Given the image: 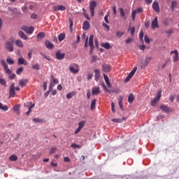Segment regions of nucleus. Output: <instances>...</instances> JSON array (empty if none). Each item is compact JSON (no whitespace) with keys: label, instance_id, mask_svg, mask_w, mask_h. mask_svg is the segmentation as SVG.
Returning a JSON list of instances; mask_svg holds the SVG:
<instances>
[{"label":"nucleus","instance_id":"2f4dec72","mask_svg":"<svg viewBox=\"0 0 179 179\" xmlns=\"http://www.w3.org/2000/svg\"><path fill=\"white\" fill-rule=\"evenodd\" d=\"M75 94H76V93L74 92H69L66 94V99H72L75 96Z\"/></svg>","mask_w":179,"mask_h":179},{"label":"nucleus","instance_id":"ea45409f","mask_svg":"<svg viewBox=\"0 0 179 179\" xmlns=\"http://www.w3.org/2000/svg\"><path fill=\"white\" fill-rule=\"evenodd\" d=\"M124 35V32L117 31L116 33V37L118 38H121V37Z\"/></svg>","mask_w":179,"mask_h":179},{"label":"nucleus","instance_id":"dca6fc26","mask_svg":"<svg viewBox=\"0 0 179 179\" xmlns=\"http://www.w3.org/2000/svg\"><path fill=\"white\" fill-rule=\"evenodd\" d=\"M152 8L155 12H160V8L159 7V3L157 1L153 2Z\"/></svg>","mask_w":179,"mask_h":179},{"label":"nucleus","instance_id":"bf43d9fd","mask_svg":"<svg viewBox=\"0 0 179 179\" xmlns=\"http://www.w3.org/2000/svg\"><path fill=\"white\" fill-rule=\"evenodd\" d=\"M41 55H42V57H43V58H45V59H47V61H51V59H50V57L45 55L43 54V53H41Z\"/></svg>","mask_w":179,"mask_h":179},{"label":"nucleus","instance_id":"3c124183","mask_svg":"<svg viewBox=\"0 0 179 179\" xmlns=\"http://www.w3.org/2000/svg\"><path fill=\"white\" fill-rule=\"evenodd\" d=\"M143 36H144L143 31H141L139 33V38L141 41H143Z\"/></svg>","mask_w":179,"mask_h":179},{"label":"nucleus","instance_id":"6ab92c4d","mask_svg":"<svg viewBox=\"0 0 179 179\" xmlns=\"http://www.w3.org/2000/svg\"><path fill=\"white\" fill-rule=\"evenodd\" d=\"M53 9L55 12L58 11V10H65L66 8L64 6L62 5H59V6H55L53 7Z\"/></svg>","mask_w":179,"mask_h":179},{"label":"nucleus","instance_id":"338daca9","mask_svg":"<svg viewBox=\"0 0 179 179\" xmlns=\"http://www.w3.org/2000/svg\"><path fill=\"white\" fill-rule=\"evenodd\" d=\"M176 6H177V2L176 1H172L171 2V8L174 9V8H176Z\"/></svg>","mask_w":179,"mask_h":179},{"label":"nucleus","instance_id":"bb28decb","mask_svg":"<svg viewBox=\"0 0 179 179\" xmlns=\"http://www.w3.org/2000/svg\"><path fill=\"white\" fill-rule=\"evenodd\" d=\"M134 100H135V96H134L132 93L129 94L128 96V102L129 103H133Z\"/></svg>","mask_w":179,"mask_h":179},{"label":"nucleus","instance_id":"e433bc0d","mask_svg":"<svg viewBox=\"0 0 179 179\" xmlns=\"http://www.w3.org/2000/svg\"><path fill=\"white\" fill-rule=\"evenodd\" d=\"M91 110H94L96 108V99H94L92 102H91Z\"/></svg>","mask_w":179,"mask_h":179},{"label":"nucleus","instance_id":"13d9d810","mask_svg":"<svg viewBox=\"0 0 179 179\" xmlns=\"http://www.w3.org/2000/svg\"><path fill=\"white\" fill-rule=\"evenodd\" d=\"M57 152V148L55 147H52L50 149V154L52 155Z\"/></svg>","mask_w":179,"mask_h":179},{"label":"nucleus","instance_id":"7ed1b4c3","mask_svg":"<svg viewBox=\"0 0 179 179\" xmlns=\"http://www.w3.org/2000/svg\"><path fill=\"white\" fill-rule=\"evenodd\" d=\"M59 81L58 79L54 78L53 76H50V83L49 86V91L52 90V88L55 86V85H58Z\"/></svg>","mask_w":179,"mask_h":179},{"label":"nucleus","instance_id":"a18cd8bd","mask_svg":"<svg viewBox=\"0 0 179 179\" xmlns=\"http://www.w3.org/2000/svg\"><path fill=\"white\" fill-rule=\"evenodd\" d=\"M132 76H131V74H129L127 76L126 79L124 80V83H127L129 82V80H131Z\"/></svg>","mask_w":179,"mask_h":179},{"label":"nucleus","instance_id":"6e6d98bb","mask_svg":"<svg viewBox=\"0 0 179 179\" xmlns=\"http://www.w3.org/2000/svg\"><path fill=\"white\" fill-rule=\"evenodd\" d=\"M96 61H99V58L96 55H93L92 57V62H96Z\"/></svg>","mask_w":179,"mask_h":179},{"label":"nucleus","instance_id":"4c0bfd02","mask_svg":"<svg viewBox=\"0 0 179 179\" xmlns=\"http://www.w3.org/2000/svg\"><path fill=\"white\" fill-rule=\"evenodd\" d=\"M9 159L11 162H16V160H17V156L13 155L9 157Z\"/></svg>","mask_w":179,"mask_h":179},{"label":"nucleus","instance_id":"de8ad7c7","mask_svg":"<svg viewBox=\"0 0 179 179\" xmlns=\"http://www.w3.org/2000/svg\"><path fill=\"white\" fill-rule=\"evenodd\" d=\"M33 121L34 122H44V120L41 118H34Z\"/></svg>","mask_w":179,"mask_h":179},{"label":"nucleus","instance_id":"052dcab7","mask_svg":"<svg viewBox=\"0 0 179 179\" xmlns=\"http://www.w3.org/2000/svg\"><path fill=\"white\" fill-rule=\"evenodd\" d=\"M93 78V73H88L87 76V79L88 80H90V79H92Z\"/></svg>","mask_w":179,"mask_h":179},{"label":"nucleus","instance_id":"393cba45","mask_svg":"<svg viewBox=\"0 0 179 179\" xmlns=\"http://www.w3.org/2000/svg\"><path fill=\"white\" fill-rule=\"evenodd\" d=\"M18 35L21 38H23V40H27V36L24 34V32L20 31L18 32Z\"/></svg>","mask_w":179,"mask_h":179},{"label":"nucleus","instance_id":"f03ea898","mask_svg":"<svg viewBox=\"0 0 179 179\" xmlns=\"http://www.w3.org/2000/svg\"><path fill=\"white\" fill-rule=\"evenodd\" d=\"M69 71L71 73H79V65L78 64H72L69 66Z\"/></svg>","mask_w":179,"mask_h":179},{"label":"nucleus","instance_id":"f704fd0d","mask_svg":"<svg viewBox=\"0 0 179 179\" xmlns=\"http://www.w3.org/2000/svg\"><path fill=\"white\" fill-rule=\"evenodd\" d=\"M0 110H3V111H8V106H3L2 103L0 102Z\"/></svg>","mask_w":179,"mask_h":179},{"label":"nucleus","instance_id":"864d4df0","mask_svg":"<svg viewBox=\"0 0 179 179\" xmlns=\"http://www.w3.org/2000/svg\"><path fill=\"white\" fill-rule=\"evenodd\" d=\"M136 13H136V11L135 10L132 11V13H131L132 20H135Z\"/></svg>","mask_w":179,"mask_h":179},{"label":"nucleus","instance_id":"c756f323","mask_svg":"<svg viewBox=\"0 0 179 179\" xmlns=\"http://www.w3.org/2000/svg\"><path fill=\"white\" fill-rule=\"evenodd\" d=\"M152 59V57H145V62H144L145 66H148V65H149V62H151Z\"/></svg>","mask_w":179,"mask_h":179},{"label":"nucleus","instance_id":"a19ab883","mask_svg":"<svg viewBox=\"0 0 179 179\" xmlns=\"http://www.w3.org/2000/svg\"><path fill=\"white\" fill-rule=\"evenodd\" d=\"M0 85H2L4 86V87H6V80L3 78H0Z\"/></svg>","mask_w":179,"mask_h":179},{"label":"nucleus","instance_id":"b1692460","mask_svg":"<svg viewBox=\"0 0 179 179\" xmlns=\"http://www.w3.org/2000/svg\"><path fill=\"white\" fill-rule=\"evenodd\" d=\"M44 37H45V34L44 32H41L38 34L37 35L38 41H41V40L43 39Z\"/></svg>","mask_w":179,"mask_h":179},{"label":"nucleus","instance_id":"6e6552de","mask_svg":"<svg viewBox=\"0 0 179 179\" xmlns=\"http://www.w3.org/2000/svg\"><path fill=\"white\" fill-rule=\"evenodd\" d=\"M94 38V36L90 35V39H89V45L90 47V54H92L93 50H94V45H93Z\"/></svg>","mask_w":179,"mask_h":179},{"label":"nucleus","instance_id":"423d86ee","mask_svg":"<svg viewBox=\"0 0 179 179\" xmlns=\"http://www.w3.org/2000/svg\"><path fill=\"white\" fill-rule=\"evenodd\" d=\"M86 124V121L83 120L81 122H78V129L75 131V134L78 135V134L79 132H80V131H82V128H83V127H85V125Z\"/></svg>","mask_w":179,"mask_h":179},{"label":"nucleus","instance_id":"e2e57ef3","mask_svg":"<svg viewBox=\"0 0 179 179\" xmlns=\"http://www.w3.org/2000/svg\"><path fill=\"white\" fill-rule=\"evenodd\" d=\"M136 10L137 13H142V12H143V8H138L136 10Z\"/></svg>","mask_w":179,"mask_h":179},{"label":"nucleus","instance_id":"2eb2a0df","mask_svg":"<svg viewBox=\"0 0 179 179\" xmlns=\"http://www.w3.org/2000/svg\"><path fill=\"white\" fill-rule=\"evenodd\" d=\"M160 108L162 111H164V113H166V114L169 113H171V110L169 108V106L166 105H162L160 106Z\"/></svg>","mask_w":179,"mask_h":179},{"label":"nucleus","instance_id":"a878e982","mask_svg":"<svg viewBox=\"0 0 179 179\" xmlns=\"http://www.w3.org/2000/svg\"><path fill=\"white\" fill-rule=\"evenodd\" d=\"M120 16H122L123 20H127V16L125 15V11H124V8H120Z\"/></svg>","mask_w":179,"mask_h":179},{"label":"nucleus","instance_id":"58836bf2","mask_svg":"<svg viewBox=\"0 0 179 179\" xmlns=\"http://www.w3.org/2000/svg\"><path fill=\"white\" fill-rule=\"evenodd\" d=\"M64 38H65V34H60L58 36L59 41H62V40H64Z\"/></svg>","mask_w":179,"mask_h":179},{"label":"nucleus","instance_id":"39448f33","mask_svg":"<svg viewBox=\"0 0 179 179\" xmlns=\"http://www.w3.org/2000/svg\"><path fill=\"white\" fill-rule=\"evenodd\" d=\"M22 29L25 31V33H27L28 34H33V31H34V27H27V26H22Z\"/></svg>","mask_w":179,"mask_h":179},{"label":"nucleus","instance_id":"37998d69","mask_svg":"<svg viewBox=\"0 0 179 179\" xmlns=\"http://www.w3.org/2000/svg\"><path fill=\"white\" fill-rule=\"evenodd\" d=\"M32 69H35L36 71H40V65L38 64V63H37L35 65L32 66Z\"/></svg>","mask_w":179,"mask_h":179},{"label":"nucleus","instance_id":"603ef678","mask_svg":"<svg viewBox=\"0 0 179 179\" xmlns=\"http://www.w3.org/2000/svg\"><path fill=\"white\" fill-rule=\"evenodd\" d=\"M138 68L137 67H134L133 69V70L129 73V74L131 76H134V75H135V73L136 72Z\"/></svg>","mask_w":179,"mask_h":179},{"label":"nucleus","instance_id":"0eeeda50","mask_svg":"<svg viewBox=\"0 0 179 179\" xmlns=\"http://www.w3.org/2000/svg\"><path fill=\"white\" fill-rule=\"evenodd\" d=\"M160 97H162V92H158V94L156 98H155L152 101H151V106L154 107L155 104H157L160 100Z\"/></svg>","mask_w":179,"mask_h":179},{"label":"nucleus","instance_id":"49530a36","mask_svg":"<svg viewBox=\"0 0 179 179\" xmlns=\"http://www.w3.org/2000/svg\"><path fill=\"white\" fill-rule=\"evenodd\" d=\"M69 22L70 23V31H72V27H73V20H72V18H69Z\"/></svg>","mask_w":179,"mask_h":179},{"label":"nucleus","instance_id":"a211bd4d","mask_svg":"<svg viewBox=\"0 0 179 179\" xmlns=\"http://www.w3.org/2000/svg\"><path fill=\"white\" fill-rule=\"evenodd\" d=\"M95 75H94V79L96 82H99V80L100 79V70L99 69H95L94 71Z\"/></svg>","mask_w":179,"mask_h":179},{"label":"nucleus","instance_id":"5fc2aeb1","mask_svg":"<svg viewBox=\"0 0 179 179\" xmlns=\"http://www.w3.org/2000/svg\"><path fill=\"white\" fill-rule=\"evenodd\" d=\"M134 41L133 38H128L126 41L125 43L126 44H129L130 43H132Z\"/></svg>","mask_w":179,"mask_h":179},{"label":"nucleus","instance_id":"c85d7f7f","mask_svg":"<svg viewBox=\"0 0 179 179\" xmlns=\"http://www.w3.org/2000/svg\"><path fill=\"white\" fill-rule=\"evenodd\" d=\"M34 103H33L32 102H28L24 104V106L28 107L29 110H31V108H34Z\"/></svg>","mask_w":179,"mask_h":179},{"label":"nucleus","instance_id":"ddd939ff","mask_svg":"<svg viewBox=\"0 0 179 179\" xmlns=\"http://www.w3.org/2000/svg\"><path fill=\"white\" fill-rule=\"evenodd\" d=\"M100 92H101L100 87L96 86V87H93L92 90V96H94L96 94H100Z\"/></svg>","mask_w":179,"mask_h":179},{"label":"nucleus","instance_id":"774afa93","mask_svg":"<svg viewBox=\"0 0 179 179\" xmlns=\"http://www.w3.org/2000/svg\"><path fill=\"white\" fill-rule=\"evenodd\" d=\"M166 34H169L170 36V34H173V29H170L169 30H166L165 31Z\"/></svg>","mask_w":179,"mask_h":179},{"label":"nucleus","instance_id":"f3484780","mask_svg":"<svg viewBox=\"0 0 179 179\" xmlns=\"http://www.w3.org/2000/svg\"><path fill=\"white\" fill-rule=\"evenodd\" d=\"M45 45L48 50H52L54 48V45L50 41H46L45 42Z\"/></svg>","mask_w":179,"mask_h":179},{"label":"nucleus","instance_id":"f257e3e1","mask_svg":"<svg viewBox=\"0 0 179 179\" xmlns=\"http://www.w3.org/2000/svg\"><path fill=\"white\" fill-rule=\"evenodd\" d=\"M5 48L9 52H13L14 48H13V41H8L5 43Z\"/></svg>","mask_w":179,"mask_h":179},{"label":"nucleus","instance_id":"8fccbe9b","mask_svg":"<svg viewBox=\"0 0 179 179\" xmlns=\"http://www.w3.org/2000/svg\"><path fill=\"white\" fill-rule=\"evenodd\" d=\"M144 41H145V43H146V44L150 43V39H149V37L147 35L144 36Z\"/></svg>","mask_w":179,"mask_h":179},{"label":"nucleus","instance_id":"69168bd1","mask_svg":"<svg viewBox=\"0 0 179 179\" xmlns=\"http://www.w3.org/2000/svg\"><path fill=\"white\" fill-rule=\"evenodd\" d=\"M38 17V15L36 13H32L31 15V18L34 19V20L37 19Z\"/></svg>","mask_w":179,"mask_h":179},{"label":"nucleus","instance_id":"412c9836","mask_svg":"<svg viewBox=\"0 0 179 179\" xmlns=\"http://www.w3.org/2000/svg\"><path fill=\"white\" fill-rule=\"evenodd\" d=\"M18 65H27V61L23 57H20L18 59Z\"/></svg>","mask_w":179,"mask_h":179},{"label":"nucleus","instance_id":"c03bdc74","mask_svg":"<svg viewBox=\"0 0 179 179\" xmlns=\"http://www.w3.org/2000/svg\"><path fill=\"white\" fill-rule=\"evenodd\" d=\"M132 76H131V74H129L127 76L126 79L124 80V83H127L129 82V80H131Z\"/></svg>","mask_w":179,"mask_h":179},{"label":"nucleus","instance_id":"0e129e2a","mask_svg":"<svg viewBox=\"0 0 179 179\" xmlns=\"http://www.w3.org/2000/svg\"><path fill=\"white\" fill-rule=\"evenodd\" d=\"M130 31H131V35L132 36V37H134V34H135V27H132Z\"/></svg>","mask_w":179,"mask_h":179},{"label":"nucleus","instance_id":"09e8293b","mask_svg":"<svg viewBox=\"0 0 179 179\" xmlns=\"http://www.w3.org/2000/svg\"><path fill=\"white\" fill-rule=\"evenodd\" d=\"M71 148H73L74 149H80V145L76 143H73L71 144Z\"/></svg>","mask_w":179,"mask_h":179},{"label":"nucleus","instance_id":"9b49d317","mask_svg":"<svg viewBox=\"0 0 179 179\" xmlns=\"http://www.w3.org/2000/svg\"><path fill=\"white\" fill-rule=\"evenodd\" d=\"M159 27V20L157 17H155V19L152 21V29H155Z\"/></svg>","mask_w":179,"mask_h":179},{"label":"nucleus","instance_id":"79ce46f5","mask_svg":"<svg viewBox=\"0 0 179 179\" xmlns=\"http://www.w3.org/2000/svg\"><path fill=\"white\" fill-rule=\"evenodd\" d=\"M22 71H24V68H23V67H20L19 69H17L16 70V73H17V75H20Z\"/></svg>","mask_w":179,"mask_h":179},{"label":"nucleus","instance_id":"cd10ccee","mask_svg":"<svg viewBox=\"0 0 179 179\" xmlns=\"http://www.w3.org/2000/svg\"><path fill=\"white\" fill-rule=\"evenodd\" d=\"M101 47H103V48H106V50H110V48H111V45H110V43H108V42L102 43Z\"/></svg>","mask_w":179,"mask_h":179},{"label":"nucleus","instance_id":"c9c22d12","mask_svg":"<svg viewBox=\"0 0 179 179\" xmlns=\"http://www.w3.org/2000/svg\"><path fill=\"white\" fill-rule=\"evenodd\" d=\"M15 44L16 45H17V47H20V48H22V47H23V42H22V41L20 40H17L15 41Z\"/></svg>","mask_w":179,"mask_h":179},{"label":"nucleus","instance_id":"4468645a","mask_svg":"<svg viewBox=\"0 0 179 179\" xmlns=\"http://www.w3.org/2000/svg\"><path fill=\"white\" fill-rule=\"evenodd\" d=\"M174 54L173 56V62H178V61L179 60V57H178V50H173L171 52V55Z\"/></svg>","mask_w":179,"mask_h":179},{"label":"nucleus","instance_id":"680f3d73","mask_svg":"<svg viewBox=\"0 0 179 179\" xmlns=\"http://www.w3.org/2000/svg\"><path fill=\"white\" fill-rule=\"evenodd\" d=\"M121 92V90H120V88H114V91L113 93H115L116 94H118L119 93Z\"/></svg>","mask_w":179,"mask_h":179},{"label":"nucleus","instance_id":"5701e85b","mask_svg":"<svg viewBox=\"0 0 179 179\" xmlns=\"http://www.w3.org/2000/svg\"><path fill=\"white\" fill-rule=\"evenodd\" d=\"M27 83H29V80L28 79L20 80V82H19V85L22 87H24V86H26Z\"/></svg>","mask_w":179,"mask_h":179},{"label":"nucleus","instance_id":"7c9ffc66","mask_svg":"<svg viewBox=\"0 0 179 179\" xmlns=\"http://www.w3.org/2000/svg\"><path fill=\"white\" fill-rule=\"evenodd\" d=\"M125 120H127L125 117H122V119H119V118H113L112 120L113 122H122V121H125Z\"/></svg>","mask_w":179,"mask_h":179},{"label":"nucleus","instance_id":"1a4fd4ad","mask_svg":"<svg viewBox=\"0 0 179 179\" xmlns=\"http://www.w3.org/2000/svg\"><path fill=\"white\" fill-rule=\"evenodd\" d=\"M10 97H15L16 92H15V83H11L9 90Z\"/></svg>","mask_w":179,"mask_h":179},{"label":"nucleus","instance_id":"20e7f679","mask_svg":"<svg viewBox=\"0 0 179 179\" xmlns=\"http://www.w3.org/2000/svg\"><path fill=\"white\" fill-rule=\"evenodd\" d=\"M0 62L2 66L4 68L6 73H8V75H10V73H12V71L9 69V66H8V64H6V62H5L4 59H1Z\"/></svg>","mask_w":179,"mask_h":179},{"label":"nucleus","instance_id":"4be33fe9","mask_svg":"<svg viewBox=\"0 0 179 179\" xmlns=\"http://www.w3.org/2000/svg\"><path fill=\"white\" fill-rule=\"evenodd\" d=\"M90 28V24L88 21H85L83 24V30H89Z\"/></svg>","mask_w":179,"mask_h":179},{"label":"nucleus","instance_id":"72a5a7b5","mask_svg":"<svg viewBox=\"0 0 179 179\" xmlns=\"http://www.w3.org/2000/svg\"><path fill=\"white\" fill-rule=\"evenodd\" d=\"M6 62L8 65H13L15 64V61H13L10 57H8L6 59Z\"/></svg>","mask_w":179,"mask_h":179},{"label":"nucleus","instance_id":"473e14b6","mask_svg":"<svg viewBox=\"0 0 179 179\" xmlns=\"http://www.w3.org/2000/svg\"><path fill=\"white\" fill-rule=\"evenodd\" d=\"M118 104L121 108V110H124V108L122 107V96H120L118 99Z\"/></svg>","mask_w":179,"mask_h":179},{"label":"nucleus","instance_id":"4d7b16f0","mask_svg":"<svg viewBox=\"0 0 179 179\" xmlns=\"http://www.w3.org/2000/svg\"><path fill=\"white\" fill-rule=\"evenodd\" d=\"M111 110L113 113H115V103L114 102L111 103Z\"/></svg>","mask_w":179,"mask_h":179},{"label":"nucleus","instance_id":"f8f14e48","mask_svg":"<svg viewBox=\"0 0 179 179\" xmlns=\"http://www.w3.org/2000/svg\"><path fill=\"white\" fill-rule=\"evenodd\" d=\"M57 59L62 60L65 58V53H61V50H58L55 55Z\"/></svg>","mask_w":179,"mask_h":179},{"label":"nucleus","instance_id":"aec40b11","mask_svg":"<svg viewBox=\"0 0 179 179\" xmlns=\"http://www.w3.org/2000/svg\"><path fill=\"white\" fill-rule=\"evenodd\" d=\"M102 69L105 72H110V71H111V66L109 64H103Z\"/></svg>","mask_w":179,"mask_h":179},{"label":"nucleus","instance_id":"9d476101","mask_svg":"<svg viewBox=\"0 0 179 179\" xmlns=\"http://www.w3.org/2000/svg\"><path fill=\"white\" fill-rule=\"evenodd\" d=\"M94 8H96V2L95 1H92L90 3V10L91 13V16H94Z\"/></svg>","mask_w":179,"mask_h":179}]
</instances>
